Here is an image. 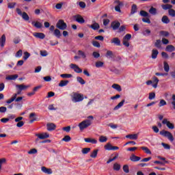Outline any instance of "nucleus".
<instances>
[{
  "mask_svg": "<svg viewBox=\"0 0 175 175\" xmlns=\"http://www.w3.org/2000/svg\"><path fill=\"white\" fill-rule=\"evenodd\" d=\"M88 118V119H86L79 124L80 131H84V129H87L88 126H91L92 124V121H94V116H89Z\"/></svg>",
  "mask_w": 175,
  "mask_h": 175,
  "instance_id": "obj_1",
  "label": "nucleus"
},
{
  "mask_svg": "<svg viewBox=\"0 0 175 175\" xmlns=\"http://www.w3.org/2000/svg\"><path fill=\"white\" fill-rule=\"evenodd\" d=\"M84 100V95L79 93L74 92L72 96V100L75 103L77 102H81Z\"/></svg>",
  "mask_w": 175,
  "mask_h": 175,
  "instance_id": "obj_2",
  "label": "nucleus"
},
{
  "mask_svg": "<svg viewBox=\"0 0 175 175\" xmlns=\"http://www.w3.org/2000/svg\"><path fill=\"white\" fill-rule=\"evenodd\" d=\"M160 135H161V136H163L164 137H167L170 142H174V137H173V134H172V133H170V131L163 130L160 131Z\"/></svg>",
  "mask_w": 175,
  "mask_h": 175,
  "instance_id": "obj_3",
  "label": "nucleus"
},
{
  "mask_svg": "<svg viewBox=\"0 0 175 175\" xmlns=\"http://www.w3.org/2000/svg\"><path fill=\"white\" fill-rule=\"evenodd\" d=\"M56 27L58 28V29H61L62 31H65V29H66L68 27V25H66L64 20L60 19L57 21Z\"/></svg>",
  "mask_w": 175,
  "mask_h": 175,
  "instance_id": "obj_4",
  "label": "nucleus"
},
{
  "mask_svg": "<svg viewBox=\"0 0 175 175\" xmlns=\"http://www.w3.org/2000/svg\"><path fill=\"white\" fill-rule=\"evenodd\" d=\"M113 3L114 5H116V6H115L116 12L121 13V6H124V3L120 1V0H114Z\"/></svg>",
  "mask_w": 175,
  "mask_h": 175,
  "instance_id": "obj_5",
  "label": "nucleus"
},
{
  "mask_svg": "<svg viewBox=\"0 0 175 175\" xmlns=\"http://www.w3.org/2000/svg\"><path fill=\"white\" fill-rule=\"evenodd\" d=\"M162 124L163 125H166L169 129H174V124L170 122V121L167 120V119L164 118L162 121Z\"/></svg>",
  "mask_w": 175,
  "mask_h": 175,
  "instance_id": "obj_6",
  "label": "nucleus"
},
{
  "mask_svg": "<svg viewBox=\"0 0 175 175\" xmlns=\"http://www.w3.org/2000/svg\"><path fill=\"white\" fill-rule=\"evenodd\" d=\"M70 67L71 69H73L74 72H76V73H82L83 70L79 67V66L75 64H71L70 65Z\"/></svg>",
  "mask_w": 175,
  "mask_h": 175,
  "instance_id": "obj_7",
  "label": "nucleus"
},
{
  "mask_svg": "<svg viewBox=\"0 0 175 175\" xmlns=\"http://www.w3.org/2000/svg\"><path fill=\"white\" fill-rule=\"evenodd\" d=\"M36 136L41 140H44V139H49V137H50V135L47 133H37L36 134Z\"/></svg>",
  "mask_w": 175,
  "mask_h": 175,
  "instance_id": "obj_8",
  "label": "nucleus"
},
{
  "mask_svg": "<svg viewBox=\"0 0 175 175\" xmlns=\"http://www.w3.org/2000/svg\"><path fill=\"white\" fill-rule=\"evenodd\" d=\"M74 18L75 21H77V23H79V24H84L85 23V20H84V18H83L80 14L75 15Z\"/></svg>",
  "mask_w": 175,
  "mask_h": 175,
  "instance_id": "obj_9",
  "label": "nucleus"
},
{
  "mask_svg": "<svg viewBox=\"0 0 175 175\" xmlns=\"http://www.w3.org/2000/svg\"><path fill=\"white\" fill-rule=\"evenodd\" d=\"M120 25H121V23L118 21H113L111 23V28L113 29V31H116L120 28Z\"/></svg>",
  "mask_w": 175,
  "mask_h": 175,
  "instance_id": "obj_10",
  "label": "nucleus"
},
{
  "mask_svg": "<svg viewBox=\"0 0 175 175\" xmlns=\"http://www.w3.org/2000/svg\"><path fill=\"white\" fill-rule=\"evenodd\" d=\"M111 43H113L116 46H121V40L117 37L112 38Z\"/></svg>",
  "mask_w": 175,
  "mask_h": 175,
  "instance_id": "obj_11",
  "label": "nucleus"
},
{
  "mask_svg": "<svg viewBox=\"0 0 175 175\" xmlns=\"http://www.w3.org/2000/svg\"><path fill=\"white\" fill-rule=\"evenodd\" d=\"M41 170L43 172V173H45V174H53V170L51 168H47L44 166H42L41 167Z\"/></svg>",
  "mask_w": 175,
  "mask_h": 175,
  "instance_id": "obj_12",
  "label": "nucleus"
},
{
  "mask_svg": "<svg viewBox=\"0 0 175 175\" xmlns=\"http://www.w3.org/2000/svg\"><path fill=\"white\" fill-rule=\"evenodd\" d=\"M31 24L35 27V28H38V29L43 28V24L39 21H32Z\"/></svg>",
  "mask_w": 175,
  "mask_h": 175,
  "instance_id": "obj_13",
  "label": "nucleus"
},
{
  "mask_svg": "<svg viewBox=\"0 0 175 175\" xmlns=\"http://www.w3.org/2000/svg\"><path fill=\"white\" fill-rule=\"evenodd\" d=\"M29 123L33 124L34 121H36V113H31L29 116Z\"/></svg>",
  "mask_w": 175,
  "mask_h": 175,
  "instance_id": "obj_14",
  "label": "nucleus"
},
{
  "mask_svg": "<svg viewBox=\"0 0 175 175\" xmlns=\"http://www.w3.org/2000/svg\"><path fill=\"white\" fill-rule=\"evenodd\" d=\"M47 131H55V128H57V126L54 124V123H48L46 124Z\"/></svg>",
  "mask_w": 175,
  "mask_h": 175,
  "instance_id": "obj_15",
  "label": "nucleus"
},
{
  "mask_svg": "<svg viewBox=\"0 0 175 175\" xmlns=\"http://www.w3.org/2000/svg\"><path fill=\"white\" fill-rule=\"evenodd\" d=\"M100 27V26H99V23L96 22H94L93 24L89 25V28H92V29H94V31L99 29Z\"/></svg>",
  "mask_w": 175,
  "mask_h": 175,
  "instance_id": "obj_16",
  "label": "nucleus"
},
{
  "mask_svg": "<svg viewBox=\"0 0 175 175\" xmlns=\"http://www.w3.org/2000/svg\"><path fill=\"white\" fill-rule=\"evenodd\" d=\"M16 88H18V90H21V91H24L25 90H27V88H29V85H25L24 84H21V85H16Z\"/></svg>",
  "mask_w": 175,
  "mask_h": 175,
  "instance_id": "obj_17",
  "label": "nucleus"
},
{
  "mask_svg": "<svg viewBox=\"0 0 175 175\" xmlns=\"http://www.w3.org/2000/svg\"><path fill=\"white\" fill-rule=\"evenodd\" d=\"M139 135L137 134H130L126 135V139H130L131 140H137Z\"/></svg>",
  "mask_w": 175,
  "mask_h": 175,
  "instance_id": "obj_18",
  "label": "nucleus"
},
{
  "mask_svg": "<svg viewBox=\"0 0 175 175\" xmlns=\"http://www.w3.org/2000/svg\"><path fill=\"white\" fill-rule=\"evenodd\" d=\"M33 35L38 39H44L46 38V36L43 33H34Z\"/></svg>",
  "mask_w": 175,
  "mask_h": 175,
  "instance_id": "obj_19",
  "label": "nucleus"
},
{
  "mask_svg": "<svg viewBox=\"0 0 175 175\" xmlns=\"http://www.w3.org/2000/svg\"><path fill=\"white\" fill-rule=\"evenodd\" d=\"M150 14H152V16H156V14H158V12L157 10V8L154 7H151L148 10Z\"/></svg>",
  "mask_w": 175,
  "mask_h": 175,
  "instance_id": "obj_20",
  "label": "nucleus"
},
{
  "mask_svg": "<svg viewBox=\"0 0 175 175\" xmlns=\"http://www.w3.org/2000/svg\"><path fill=\"white\" fill-rule=\"evenodd\" d=\"M140 159H142V158H140L135 154H132L130 157V161H131L132 162H138V161H140Z\"/></svg>",
  "mask_w": 175,
  "mask_h": 175,
  "instance_id": "obj_21",
  "label": "nucleus"
},
{
  "mask_svg": "<svg viewBox=\"0 0 175 175\" xmlns=\"http://www.w3.org/2000/svg\"><path fill=\"white\" fill-rule=\"evenodd\" d=\"M84 140L86 143H92V144H96L98 143V141L95 139L85 138Z\"/></svg>",
  "mask_w": 175,
  "mask_h": 175,
  "instance_id": "obj_22",
  "label": "nucleus"
},
{
  "mask_svg": "<svg viewBox=\"0 0 175 175\" xmlns=\"http://www.w3.org/2000/svg\"><path fill=\"white\" fill-rule=\"evenodd\" d=\"M111 87L114 90H116V91H118V92H121L122 91V89L121 88V85H120L117 83L113 84Z\"/></svg>",
  "mask_w": 175,
  "mask_h": 175,
  "instance_id": "obj_23",
  "label": "nucleus"
},
{
  "mask_svg": "<svg viewBox=\"0 0 175 175\" xmlns=\"http://www.w3.org/2000/svg\"><path fill=\"white\" fill-rule=\"evenodd\" d=\"M158 54H159V52L157 49H152V59H157L158 57Z\"/></svg>",
  "mask_w": 175,
  "mask_h": 175,
  "instance_id": "obj_24",
  "label": "nucleus"
},
{
  "mask_svg": "<svg viewBox=\"0 0 175 175\" xmlns=\"http://www.w3.org/2000/svg\"><path fill=\"white\" fill-rule=\"evenodd\" d=\"M18 75H8L5 77L6 80H16V79H18Z\"/></svg>",
  "mask_w": 175,
  "mask_h": 175,
  "instance_id": "obj_25",
  "label": "nucleus"
},
{
  "mask_svg": "<svg viewBox=\"0 0 175 175\" xmlns=\"http://www.w3.org/2000/svg\"><path fill=\"white\" fill-rule=\"evenodd\" d=\"M152 80H153V83H154L152 85V87L153 88H157V87H158V83H159V79H158L157 77H153Z\"/></svg>",
  "mask_w": 175,
  "mask_h": 175,
  "instance_id": "obj_26",
  "label": "nucleus"
},
{
  "mask_svg": "<svg viewBox=\"0 0 175 175\" xmlns=\"http://www.w3.org/2000/svg\"><path fill=\"white\" fill-rule=\"evenodd\" d=\"M175 47L173 45H167L165 47V51H168L169 53H172V51H174Z\"/></svg>",
  "mask_w": 175,
  "mask_h": 175,
  "instance_id": "obj_27",
  "label": "nucleus"
},
{
  "mask_svg": "<svg viewBox=\"0 0 175 175\" xmlns=\"http://www.w3.org/2000/svg\"><path fill=\"white\" fill-rule=\"evenodd\" d=\"M161 21L163 24H169V23H170V19H169L167 16H163L161 18Z\"/></svg>",
  "mask_w": 175,
  "mask_h": 175,
  "instance_id": "obj_28",
  "label": "nucleus"
},
{
  "mask_svg": "<svg viewBox=\"0 0 175 175\" xmlns=\"http://www.w3.org/2000/svg\"><path fill=\"white\" fill-rule=\"evenodd\" d=\"M161 8L163 9V10H170L172 8H173V5L170 4H163L161 5Z\"/></svg>",
  "mask_w": 175,
  "mask_h": 175,
  "instance_id": "obj_29",
  "label": "nucleus"
},
{
  "mask_svg": "<svg viewBox=\"0 0 175 175\" xmlns=\"http://www.w3.org/2000/svg\"><path fill=\"white\" fill-rule=\"evenodd\" d=\"M67 84H69V81L68 80H62L59 83V87H66Z\"/></svg>",
  "mask_w": 175,
  "mask_h": 175,
  "instance_id": "obj_30",
  "label": "nucleus"
},
{
  "mask_svg": "<svg viewBox=\"0 0 175 175\" xmlns=\"http://www.w3.org/2000/svg\"><path fill=\"white\" fill-rule=\"evenodd\" d=\"M53 35L55 36H56V38H61L62 35H61V31H59V29H56L53 31Z\"/></svg>",
  "mask_w": 175,
  "mask_h": 175,
  "instance_id": "obj_31",
  "label": "nucleus"
},
{
  "mask_svg": "<svg viewBox=\"0 0 175 175\" xmlns=\"http://www.w3.org/2000/svg\"><path fill=\"white\" fill-rule=\"evenodd\" d=\"M124 103H125V100H122L120 103H119L114 108L113 110H118L120 107H122L124 106Z\"/></svg>",
  "mask_w": 175,
  "mask_h": 175,
  "instance_id": "obj_32",
  "label": "nucleus"
},
{
  "mask_svg": "<svg viewBox=\"0 0 175 175\" xmlns=\"http://www.w3.org/2000/svg\"><path fill=\"white\" fill-rule=\"evenodd\" d=\"M113 170H116V172H118L121 169V165H120V163H115L113 164Z\"/></svg>",
  "mask_w": 175,
  "mask_h": 175,
  "instance_id": "obj_33",
  "label": "nucleus"
},
{
  "mask_svg": "<svg viewBox=\"0 0 175 175\" xmlns=\"http://www.w3.org/2000/svg\"><path fill=\"white\" fill-rule=\"evenodd\" d=\"M154 46L157 47V49H161L162 47V42L161 40H157L154 42Z\"/></svg>",
  "mask_w": 175,
  "mask_h": 175,
  "instance_id": "obj_34",
  "label": "nucleus"
},
{
  "mask_svg": "<svg viewBox=\"0 0 175 175\" xmlns=\"http://www.w3.org/2000/svg\"><path fill=\"white\" fill-rule=\"evenodd\" d=\"M99 142L100 143H106V142H107V137L105 136V135H101L99 137Z\"/></svg>",
  "mask_w": 175,
  "mask_h": 175,
  "instance_id": "obj_35",
  "label": "nucleus"
},
{
  "mask_svg": "<svg viewBox=\"0 0 175 175\" xmlns=\"http://www.w3.org/2000/svg\"><path fill=\"white\" fill-rule=\"evenodd\" d=\"M5 42H6V36H5V34H3L1 36V47H3V46H5Z\"/></svg>",
  "mask_w": 175,
  "mask_h": 175,
  "instance_id": "obj_36",
  "label": "nucleus"
},
{
  "mask_svg": "<svg viewBox=\"0 0 175 175\" xmlns=\"http://www.w3.org/2000/svg\"><path fill=\"white\" fill-rule=\"evenodd\" d=\"M163 65H164L165 72H166L167 73L169 72V70H170V67L169 66V64H167V62H164Z\"/></svg>",
  "mask_w": 175,
  "mask_h": 175,
  "instance_id": "obj_37",
  "label": "nucleus"
},
{
  "mask_svg": "<svg viewBox=\"0 0 175 175\" xmlns=\"http://www.w3.org/2000/svg\"><path fill=\"white\" fill-rule=\"evenodd\" d=\"M136 12H137V5H136V4H133L131 7V14H135V13H136Z\"/></svg>",
  "mask_w": 175,
  "mask_h": 175,
  "instance_id": "obj_38",
  "label": "nucleus"
},
{
  "mask_svg": "<svg viewBox=\"0 0 175 175\" xmlns=\"http://www.w3.org/2000/svg\"><path fill=\"white\" fill-rule=\"evenodd\" d=\"M16 98H17V94H13L12 98L6 101V103L10 105V103H12V102H14V100L16 99Z\"/></svg>",
  "mask_w": 175,
  "mask_h": 175,
  "instance_id": "obj_39",
  "label": "nucleus"
},
{
  "mask_svg": "<svg viewBox=\"0 0 175 175\" xmlns=\"http://www.w3.org/2000/svg\"><path fill=\"white\" fill-rule=\"evenodd\" d=\"M98 151H99L98 149L93 150V152H92L90 154V157L96 158V157H98Z\"/></svg>",
  "mask_w": 175,
  "mask_h": 175,
  "instance_id": "obj_40",
  "label": "nucleus"
},
{
  "mask_svg": "<svg viewBox=\"0 0 175 175\" xmlns=\"http://www.w3.org/2000/svg\"><path fill=\"white\" fill-rule=\"evenodd\" d=\"M22 18L23 20H25V21H28L29 20V16H28V14H27L25 12H23Z\"/></svg>",
  "mask_w": 175,
  "mask_h": 175,
  "instance_id": "obj_41",
  "label": "nucleus"
},
{
  "mask_svg": "<svg viewBox=\"0 0 175 175\" xmlns=\"http://www.w3.org/2000/svg\"><path fill=\"white\" fill-rule=\"evenodd\" d=\"M139 14L142 17H148V16H150V14H148V12H147L144 10H141L140 12H139Z\"/></svg>",
  "mask_w": 175,
  "mask_h": 175,
  "instance_id": "obj_42",
  "label": "nucleus"
},
{
  "mask_svg": "<svg viewBox=\"0 0 175 175\" xmlns=\"http://www.w3.org/2000/svg\"><path fill=\"white\" fill-rule=\"evenodd\" d=\"M104 148L108 151H110L113 149V146H111V144L107 143L106 145H105Z\"/></svg>",
  "mask_w": 175,
  "mask_h": 175,
  "instance_id": "obj_43",
  "label": "nucleus"
},
{
  "mask_svg": "<svg viewBox=\"0 0 175 175\" xmlns=\"http://www.w3.org/2000/svg\"><path fill=\"white\" fill-rule=\"evenodd\" d=\"M60 77H62V79H70V77H72V74H62Z\"/></svg>",
  "mask_w": 175,
  "mask_h": 175,
  "instance_id": "obj_44",
  "label": "nucleus"
},
{
  "mask_svg": "<svg viewBox=\"0 0 175 175\" xmlns=\"http://www.w3.org/2000/svg\"><path fill=\"white\" fill-rule=\"evenodd\" d=\"M77 81H78V83H80V84H81L82 85H84V84H85V81H84V79H83L81 77H77Z\"/></svg>",
  "mask_w": 175,
  "mask_h": 175,
  "instance_id": "obj_45",
  "label": "nucleus"
},
{
  "mask_svg": "<svg viewBox=\"0 0 175 175\" xmlns=\"http://www.w3.org/2000/svg\"><path fill=\"white\" fill-rule=\"evenodd\" d=\"M92 44H93L94 47H97V49H99V47H100V44L96 40H93L92 42Z\"/></svg>",
  "mask_w": 175,
  "mask_h": 175,
  "instance_id": "obj_46",
  "label": "nucleus"
},
{
  "mask_svg": "<svg viewBox=\"0 0 175 175\" xmlns=\"http://www.w3.org/2000/svg\"><path fill=\"white\" fill-rule=\"evenodd\" d=\"M141 149L144 151L146 152V154H151V150H150V149H148V148L146 147V146H142L141 147Z\"/></svg>",
  "mask_w": 175,
  "mask_h": 175,
  "instance_id": "obj_47",
  "label": "nucleus"
},
{
  "mask_svg": "<svg viewBox=\"0 0 175 175\" xmlns=\"http://www.w3.org/2000/svg\"><path fill=\"white\" fill-rule=\"evenodd\" d=\"M106 57L109 58H113L114 57V54L111 51H107L106 53Z\"/></svg>",
  "mask_w": 175,
  "mask_h": 175,
  "instance_id": "obj_48",
  "label": "nucleus"
},
{
  "mask_svg": "<svg viewBox=\"0 0 175 175\" xmlns=\"http://www.w3.org/2000/svg\"><path fill=\"white\" fill-rule=\"evenodd\" d=\"M78 54L79 55H81V57L83 59H85V58H87V55H85V53H84L83 51H78Z\"/></svg>",
  "mask_w": 175,
  "mask_h": 175,
  "instance_id": "obj_49",
  "label": "nucleus"
},
{
  "mask_svg": "<svg viewBox=\"0 0 175 175\" xmlns=\"http://www.w3.org/2000/svg\"><path fill=\"white\" fill-rule=\"evenodd\" d=\"M90 151V148H84L82 149V154H88Z\"/></svg>",
  "mask_w": 175,
  "mask_h": 175,
  "instance_id": "obj_50",
  "label": "nucleus"
},
{
  "mask_svg": "<svg viewBox=\"0 0 175 175\" xmlns=\"http://www.w3.org/2000/svg\"><path fill=\"white\" fill-rule=\"evenodd\" d=\"M70 140H72V138H71L70 136H69V135H66V136H64V137L62 139V141H63V142H70Z\"/></svg>",
  "mask_w": 175,
  "mask_h": 175,
  "instance_id": "obj_51",
  "label": "nucleus"
},
{
  "mask_svg": "<svg viewBox=\"0 0 175 175\" xmlns=\"http://www.w3.org/2000/svg\"><path fill=\"white\" fill-rule=\"evenodd\" d=\"M94 39L96 40H100V42H103V40H105V37H103V36H97L94 37Z\"/></svg>",
  "mask_w": 175,
  "mask_h": 175,
  "instance_id": "obj_52",
  "label": "nucleus"
},
{
  "mask_svg": "<svg viewBox=\"0 0 175 175\" xmlns=\"http://www.w3.org/2000/svg\"><path fill=\"white\" fill-rule=\"evenodd\" d=\"M169 15L172 17H175V10L173 9H170L168 10Z\"/></svg>",
  "mask_w": 175,
  "mask_h": 175,
  "instance_id": "obj_53",
  "label": "nucleus"
},
{
  "mask_svg": "<svg viewBox=\"0 0 175 175\" xmlns=\"http://www.w3.org/2000/svg\"><path fill=\"white\" fill-rule=\"evenodd\" d=\"M122 44L124 46H125L126 47H129V40H125V39H122Z\"/></svg>",
  "mask_w": 175,
  "mask_h": 175,
  "instance_id": "obj_54",
  "label": "nucleus"
},
{
  "mask_svg": "<svg viewBox=\"0 0 175 175\" xmlns=\"http://www.w3.org/2000/svg\"><path fill=\"white\" fill-rule=\"evenodd\" d=\"M16 2H13V3H8V8L9 9H13L14 8V7L16 6Z\"/></svg>",
  "mask_w": 175,
  "mask_h": 175,
  "instance_id": "obj_55",
  "label": "nucleus"
},
{
  "mask_svg": "<svg viewBox=\"0 0 175 175\" xmlns=\"http://www.w3.org/2000/svg\"><path fill=\"white\" fill-rule=\"evenodd\" d=\"M123 39L125 40H131V39H132V35L127 33L123 37Z\"/></svg>",
  "mask_w": 175,
  "mask_h": 175,
  "instance_id": "obj_56",
  "label": "nucleus"
},
{
  "mask_svg": "<svg viewBox=\"0 0 175 175\" xmlns=\"http://www.w3.org/2000/svg\"><path fill=\"white\" fill-rule=\"evenodd\" d=\"M166 101L163 99H161L159 102V107H162V106H166Z\"/></svg>",
  "mask_w": 175,
  "mask_h": 175,
  "instance_id": "obj_57",
  "label": "nucleus"
},
{
  "mask_svg": "<svg viewBox=\"0 0 175 175\" xmlns=\"http://www.w3.org/2000/svg\"><path fill=\"white\" fill-rule=\"evenodd\" d=\"M29 57H31V54L29 53L28 52L24 53L23 59H25V61H27V58H29Z\"/></svg>",
  "mask_w": 175,
  "mask_h": 175,
  "instance_id": "obj_58",
  "label": "nucleus"
},
{
  "mask_svg": "<svg viewBox=\"0 0 175 175\" xmlns=\"http://www.w3.org/2000/svg\"><path fill=\"white\" fill-rule=\"evenodd\" d=\"M104 63L103 62H96V68H102L103 66Z\"/></svg>",
  "mask_w": 175,
  "mask_h": 175,
  "instance_id": "obj_59",
  "label": "nucleus"
},
{
  "mask_svg": "<svg viewBox=\"0 0 175 175\" xmlns=\"http://www.w3.org/2000/svg\"><path fill=\"white\" fill-rule=\"evenodd\" d=\"M123 172H124V173H129V166L128 165L123 166Z\"/></svg>",
  "mask_w": 175,
  "mask_h": 175,
  "instance_id": "obj_60",
  "label": "nucleus"
},
{
  "mask_svg": "<svg viewBox=\"0 0 175 175\" xmlns=\"http://www.w3.org/2000/svg\"><path fill=\"white\" fill-rule=\"evenodd\" d=\"M148 99H150V100H152V99H155V94L154 92L150 93Z\"/></svg>",
  "mask_w": 175,
  "mask_h": 175,
  "instance_id": "obj_61",
  "label": "nucleus"
},
{
  "mask_svg": "<svg viewBox=\"0 0 175 175\" xmlns=\"http://www.w3.org/2000/svg\"><path fill=\"white\" fill-rule=\"evenodd\" d=\"M151 33V30L150 29H146L143 31V35L144 36H147Z\"/></svg>",
  "mask_w": 175,
  "mask_h": 175,
  "instance_id": "obj_62",
  "label": "nucleus"
},
{
  "mask_svg": "<svg viewBox=\"0 0 175 175\" xmlns=\"http://www.w3.org/2000/svg\"><path fill=\"white\" fill-rule=\"evenodd\" d=\"M160 35H161L162 36H165L166 38L169 36V33L167 31H160Z\"/></svg>",
  "mask_w": 175,
  "mask_h": 175,
  "instance_id": "obj_63",
  "label": "nucleus"
},
{
  "mask_svg": "<svg viewBox=\"0 0 175 175\" xmlns=\"http://www.w3.org/2000/svg\"><path fill=\"white\" fill-rule=\"evenodd\" d=\"M92 55L94 57V58H99V57H100V54L98 52H93Z\"/></svg>",
  "mask_w": 175,
  "mask_h": 175,
  "instance_id": "obj_64",
  "label": "nucleus"
}]
</instances>
